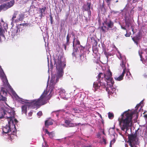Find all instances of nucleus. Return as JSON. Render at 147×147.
I'll return each instance as SVG.
<instances>
[{
  "label": "nucleus",
  "mask_w": 147,
  "mask_h": 147,
  "mask_svg": "<svg viewBox=\"0 0 147 147\" xmlns=\"http://www.w3.org/2000/svg\"><path fill=\"white\" fill-rule=\"evenodd\" d=\"M131 35V33H127V32H126V33L125 34V36L126 37H129Z\"/></svg>",
  "instance_id": "obj_40"
},
{
  "label": "nucleus",
  "mask_w": 147,
  "mask_h": 147,
  "mask_svg": "<svg viewBox=\"0 0 147 147\" xmlns=\"http://www.w3.org/2000/svg\"><path fill=\"white\" fill-rule=\"evenodd\" d=\"M107 3V5L109 6L111 4V2L112 0H104Z\"/></svg>",
  "instance_id": "obj_34"
},
{
  "label": "nucleus",
  "mask_w": 147,
  "mask_h": 147,
  "mask_svg": "<svg viewBox=\"0 0 147 147\" xmlns=\"http://www.w3.org/2000/svg\"><path fill=\"white\" fill-rule=\"evenodd\" d=\"M31 102H27L26 103L25 105L22 106V113H24L26 115L27 114V107H28L29 108H32V109H34L33 107L30 106Z\"/></svg>",
  "instance_id": "obj_11"
},
{
  "label": "nucleus",
  "mask_w": 147,
  "mask_h": 147,
  "mask_svg": "<svg viewBox=\"0 0 147 147\" xmlns=\"http://www.w3.org/2000/svg\"><path fill=\"white\" fill-rule=\"evenodd\" d=\"M125 114L122 115V118L119 122L120 127L122 130L124 131L125 129L126 131L129 129V127L131 124L132 121V119L134 113L126 111Z\"/></svg>",
  "instance_id": "obj_2"
},
{
  "label": "nucleus",
  "mask_w": 147,
  "mask_h": 147,
  "mask_svg": "<svg viewBox=\"0 0 147 147\" xmlns=\"http://www.w3.org/2000/svg\"><path fill=\"white\" fill-rule=\"evenodd\" d=\"M94 41L95 42H96V45H97V41L96 40H94Z\"/></svg>",
  "instance_id": "obj_62"
},
{
  "label": "nucleus",
  "mask_w": 147,
  "mask_h": 147,
  "mask_svg": "<svg viewBox=\"0 0 147 147\" xmlns=\"http://www.w3.org/2000/svg\"><path fill=\"white\" fill-rule=\"evenodd\" d=\"M2 71L3 72V71L2 69L1 68H0V73L2 72Z\"/></svg>",
  "instance_id": "obj_55"
},
{
  "label": "nucleus",
  "mask_w": 147,
  "mask_h": 147,
  "mask_svg": "<svg viewBox=\"0 0 147 147\" xmlns=\"http://www.w3.org/2000/svg\"><path fill=\"white\" fill-rule=\"evenodd\" d=\"M125 22L126 26H127L128 28H129L131 25V21L129 20H125Z\"/></svg>",
  "instance_id": "obj_26"
},
{
  "label": "nucleus",
  "mask_w": 147,
  "mask_h": 147,
  "mask_svg": "<svg viewBox=\"0 0 147 147\" xmlns=\"http://www.w3.org/2000/svg\"><path fill=\"white\" fill-rule=\"evenodd\" d=\"M53 124V122L52 120L50 119L46 120L45 121V126L47 128L48 127L49 125H52Z\"/></svg>",
  "instance_id": "obj_18"
},
{
  "label": "nucleus",
  "mask_w": 147,
  "mask_h": 147,
  "mask_svg": "<svg viewBox=\"0 0 147 147\" xmlns=\"http://www.w3.org/2000/svg\"><path fill=\"white\" fill-rule=\"evenodd\" d=\"M100 87L99 82H94L93 84V87L95 89V90L99 89Z\"/></svg>",
  "instance_id": "obj_20"
},
{
  "label": "nucleus",
  "mask_w": 147,
  "mask_h": 147,
  "mask_svg": "<svg viewBox=\"0 0 147 147\" xmlns=\"http://www.w3.org/2000/svg\"><path fill=\"white\" fill-rule=\"evenodd\" d=\"M104 1H103V3L102 5H100V9H101V11L103 10L105 11V8L104 7L105 4H104Z\"/></svg>",
  "instance_id": "obj_31"
},
{
  "label": "nucleus",
  "mask_w": 147,
  "mask_h": 147,
  "mask_svg": "<svg viewBox=\"0 0 147 147\" xmlns=\"http://www.w3.org/2000/svg\"><path fill=\"white\" fill-rule=\"evenodd\" d=\"M47 9V7L45 6H43V7L39 8V13L40 14L39 17L40 19H42V17H44L46 14L45 11Z\"/></svg>",
  "instance_id": "obj_12"
},
{
  "label": "nucleus",
  "mask_w": 147,
  "mask_h": 147,
  "mask_svg": "<svg viewBox=\"0 0 147 147\" xmlns=\"http://www.w3.org/2000/svg\"><path fill=\"white\" fill-rule=\"evenodd\" d=\"M48 92L45 91L39 98L31 101L30 106L33 108L38 109L41 106L46 104L48 100L49 99L48 97Z\"/></svg>",
  "instance_id": "obj_3"
},
{
  "label": "nucleus",
  "mask_w": 147,
  "mask_h": 147,
  "mask_svg": "<svg viewBox=\"0 0 147 147\" xmlns=\"http://www.w3.org/2000/svg\"><path fill=\"white\" fill-rule=\"evenodd\" d=\"M5 0V3L0 5V12L3 10L5 11L8 9L12 7L15 3L14 0Z\"/></svg>",
  "instance_id": "obj_5"
},
{
  "label": "nucleus",
  "mask_w": 147,
  "mask_h": 147,
  "mask_svg": "<svg viewBox=\"0 0 147 147\" xmlns=\"http://www.w3.org/2000/svg\"><path fill=\"white\" fill-rule=\"evenodd\" d=\"M76 39V38L75 36L73 38V47H74L75 45V40Z\"/></svg>",
  "instance_id": "obj_48"
},
{
  "label": "nucleus",
  "mask_w": 147,
  "mask_h": 147,
  "mask_svg": "<svg viewBox=\"0 0 147 147\" xmlns=\"http://www.w3.org/2000/svg\"><path fill=\"white\" fill-rule=\"evenodd\" d=\"M71 111L72 112L73 111H74V113H78L79 111H80V110H79L78 109H77L76 108H73L71 109Z\"/></svg>",
  "instance_id": "obj_32"
},
{
  "label": "nucleus",
  "mask_w": 147,
  "mask_h": 147,
  "mask_svg": "<svg viewBox=\"0 0 147 147\" xmlns=\"http://www.w3.org/2000/svg\"><path fill=\"white\" fill-rule=\"evenodd\" d=\"M103 25H106L107 29L108 30L109 29L112 28L114 26V23L110 19L106 18L102 23Z\"/></svg>",
  "instance_id": "obj_9"
},
{
  "label": "nucleus",
  "mask_w": 147,
  "mask_h": 147,
  "mask_svg": "<svg viewBox=\"0 0 147 147\" xmlns=\"http://www.w3.org/2000/svg\"><path fill=\"white\" fill-rule=\"evenodd\" d=\"M132 39L133 40V41L135 42V43H136L137 44L138 43V41L137 40H135V39H134L133 38H132Z\"/></svg>",
  "instance_id": "obj_51"
},
{
  "label": "nucleus",
  "mask_w": 147,
  "mask_h": 147,
  "mask_svg": "<svg viewBox=\"0 0 147 147\" xmlns=\"http://www.w3.org/2000/svg\"><path fill=\"white\" fill-rule=\"evenodd\" d=\"M91 3L90 2H87L86 4H84L82 7V10L83 11H88V14L89 16H90L91 12L90 10Z\"/></svg>",
  "instance_id": "obj_10"
},
{
  "label": "nucleus",
  "mask_w": 147,
  "mask_h": 147,
  "mask_svg": "<svg viewBox=\"0 0 147 147\" xmlns=\"http://www.w3.org/2000/svg\"><path fill=\"white\" fill-rule=\"evenodd\" d=\"M106 90L109 94L112 95L113 94V93H112V92H111L109 91V88H106Z\"/></svg>",
  "instance_id": "obj_35"
},
{
  "label": "nucleus",
  "mask_w": 147,
  "mask_h": 147,
  "mask_svg": "<svg viewBox=\"0 0 147 147\" xmlns=\"http://www.w3.org/2000/svg\"><path fill=\"white\" fill-rule=\"evenodd\" d=\"M1 22H3V23L4 24V22L3 21V20H2H2H1Z\"/></svg>",
  "instance_id": "obj_63"
},
{
  "label": "nucleus",
  "mask_w": 147,
  "mask_h": 147,
  "mask_svg": "<svg viewBox=\"0 0 147 147\" xmlns=\"http://www.w3.org/2000/svg\"><path fill=\"white\" fill-rule=\"evenodd\" d=\"M120 59L121 60V63L120 64V65L121 67L124 68H126L125 64L126 63V58L125 56H121L120 55Z\"/></svg>",
  "instance_id": "obj_14"
},
{
  "label": "nucleus",
  "mask_w": 147,
  "mask_h": 147,
  "mask_svg": "<svg viewBox=\"0 0 147 147\" xmlns=\"http://www.w3.org/2000/svg\"><path fill=\"white\" fill-rule=\"evenodd\" d=\"M30 1V0H23L22 3L24 4H26L27 3H28V2Z\"/></svg>",
  "instance_id": "obj_38"
},
{
  "label": "nucleus",
  "mask_w": 147,
  "mask_h": 147,
  "mask_svg": "<svg viewBox=\"0 0 147 147\" xmlns=\"http://www.w3.org/2000/svg\"><path fill=\"white\" fill-rule=\"evenodd\" d=\"M107 27L106 26H105V25H103V26H102L100 28L102 31V32H103V33H105V29H107Z\"/></svg>",
  "instance_id": "obj_28"
},
{
  "label": "nucleus",
  "mask_w": 147,
  "mask_h": 147,
  "mask_svg": "<svg viewBox=\"0 0 147 147\" xmlns=\"http://www.w3.org/2000/svg\"><path fill=\"white\" fill-rule=\"evenodd\" d=\"M105 80L106 82H111L113 84L114 82L113 81V78L112 77V73L110 70L109 69L106 74H105Z\"/></svg>",
  "instance_id": "obj_8"
},
{
  "label": "nucleus",
  "mask_w": 147,
  "mask_h": 147,
  "mask_svg": "<svg viewBox=\"0 0 147 147\" xmlns=\"http://www.w3.org/2000/svg\"><path fill=\"white\" fill-rule=\"evenodd\" d=\"M142 131L139 128L136 131L134 134H131L128 136V140L127 142L131 147H138V138L140 136L143 137V135L141 134Z\"/></svg>",
  "instance_id": "obj_4"
},
{
  "label": "nucleus",
  "mask_w": 147,
  "mask_h": 147,
  "mask_svg": "<svg viewBox=\"0 0 147 147\" xmlns=\"http://www.w3.org/2000/svg\"><path fill=\"white\" fill-rule=\"evenodd\" d=\"M99 82L100 85V86H103V88H107L106 86L107 85V82L106 83H105L104 82H101V81H98Z\"/></svg>",
  "instance_id": "obj_27"
},
{
  "label": "nucleus",
  "mask_w": 147,
  "mask_h": 147,
  "mask_svg": "<svg viewBox=\"0 0 147 147\" xmlns=\"http://www.w3.org/2000/svg\"><path fill=\"white\" fill-rule=\"evenodd\" d=\"M105 76L104 73H100L97 76L98 80L100 81L104 79H105Z\"/></svg>",
  "instance_id": "obj_19"
},
{
  "label": "nucleus",
  "mask_w": 147,
  "mask_h": 147,
  "mask_svg": "<svg viewBox=\"0 0 147 147\" xmlns=\"http://www.w3.org/2000/svg\"><path fill=\"white\" fill-rule=\"evenodd\" d=\"M1 93L0 94H2L5 95L7 94V89L3 87L1 88Z\"/></svg>",
  "instance_id": "obj_24"
},
{
  "label": "nucleus",
  "mask_w": 147,
  "mask_h": 147,
  "mask_svg": "<svg viewBox=\"0 0 147 147\" xmlns=\"http://www.w3.org/2000/svg\"><path fill=\"white\" fill-rule=\"evenodd\" d=\"M80 61L81 62H85L86 60V56H84V55H80Z\"/></svg>",
  "instance_id": "obj_23"
},
{
  "label": "nucleus",
  "mask_w": 147,
  "mask_h": 147,
  "mask_svg": "<svg viewBox=\"0 0 147 147\" xmlns=\"http://www.w3.org/2000/svg\"><path fill=\"white\" fill-rule=\"evenodd\" d=\"M54 65H56L57 70L56 76V80L58 81L59 79L63 75V71L62 65H65V60L62 52H58L54 58Z\"/></svg>",
  "instance_id": "obj_1"
},
{
  "label": "nucleus",
  "mask_w": 147,
  "mask_h": 147,
  "mask_svg": "<svg viewBox=\"0 0 147 147\" xmlns=\"http://www.w3.org/2000/svg\"><path fill=\"white\" fill-rule=\"evenodd\" d=\"M109 118L110 119H112L114 117V114L113 113L109 112L108 113Z\"/></svg>",
  "instance_id": "obj_29"
},
{
  "label": "nucleus",
  "mask_w": 147,
  "mask_h": 147,
  "mask_svg": "<svg viewBox=\"0 0 147 147\" xmlns=\"http://www.w3.org/2000/svg\"><path fill=\"white\" fill-rule=\"evenodd\" d=\"M5 26H3V27L1 26L0 25V36H2L3 37H5L4 34L5 32L4 30H6V28H4Z\"/></svg>",
  "instance_id": "obj_17"
},
{
  "label": "nucleus",
  "mask_w": 147,
  "mask_h": 147,
  "mask_svg": "<svg viewBox=\"0 0 147 147\" xmlns=\"http://www.w3.org/2000/svg\"><path fill=\"white\" fill-rule=\"evenodd\" d=\"M28 25V24L27 23H22L20 24V26H27Z\"/></svg>",
  "instance_id": "obj_45"
},
{
  "label": "nucleus",
  "mask_w": 147,
  "mask_h": 147,
  "mask_svg": "<svg viewBox=\"0 0 147 147\" xmlns=\"http://www.w3.org/2000/svg\"><path fill=\"white\" fill-rule=\"evenodd\" d=\"M102 140L103 142H104V143L105 144H106V140L105 139V138L104 137H102Z\"/></svg>",
  "instance_id": "obj_43"
},
{
  "label": "nucleus",
  "mask_w": 147,
  "mask_h": 147,
  "mask_svg": "<svg viewBox=\"0 0 147 147\" xmlns=\"http://www.w3.org/2000/svg\"><path fill=\"white\" fill-rule=\"evenodd\" d=\"M140 104H139L138 105H137V106H136V107H139L140 106Z\"/></svg>",
  "instance_id": "obj_60"
},
{
  "label": "nucleus",
  "mask_w": 147,
  "mask_h": 147,
  "mask_svg": "<svg viewBox=\"0 0 147 147\" xmlns=\"http://www.w3.org/2000/svg\"><path fill=\"white\" fill-rule=\"evenodd\" d=\"M115 79L118 81H120L121 80H122L123 78L121 76V75H120L119 77H117V78H115Z\"/></svg>",
  "instance_id": "obj_33"
},
{
  "label": "nucleus",
  "mask_w": 147,
  "mask_h": 147,
  "mask_svg": "<svg viewBox=\"0 0 147 147\" xmlns=\"http://www.w3.org/2000/svg\"><path fill=\"white\" fill-rule=\"evenodd\" d=\"M18 11H14L11 19V23H17L18 22V20H17V19L15 20V19L16 18L18 14Z\"/></svg>",
  "instance_id": "obj_16"
},
{
  "label": "nucleus",
  "mask_w": 147,
  "mask_h": 147,
  "mask_svg": "<svg viewBox=\"0 0 147 147\" xmlns=\"http://www.w3.org/2000/svg\"><path fill=\"white\" fill-rule=\"evenodd\" d=\"M3 112L4 115L2 114L1 116H0V119L3 118L4 115L5 117L8 119H9V121H8L9 123L11 122L13 123V119H14V117L11 114V112L7 111H5L4 110H3Z\"/></svg>",
  "instance_id": "obj_6"
},
{
  "label": "nucleus",
  "mask_w": 147,
  "mask_h": 147,
  "mask_svg": "<svg viewBox=\"0 0 147 147\" xmlns=\"http://www.w3.org/2000/svg\"><path fill=\"white\" fill-rule=\"evenodd\" d=\"M14 119L15 123H17L18 122V120L16 119Z\"/></svg>",
  "instance_id": "obj_54"
},
{
  "label": "nucleus",
  "mask_w": 147,
  "mask_h": 147,
  "mask_svg": "<svg viewBox=\"0 0 147 147\" xmlns=\"http://www.w3.org/2000/svg\"><path fill=\"white\" fill-rule=\"evenodd\" d=\"M84 147H92V146L91 145H89L88 146H85Z\"/></svg>",
  "instance_id": "obj_58"
},
{
  "label": "nucleus",
  "mask_w": 147,
  "mask_h": 147,
  "mask_svg": "<svg viewBox=\"0 0 147 147\" xmlns=\"http://www.w3.org/2000/svg\"><path fill=\"white\" fill-rule=\"evenodd\" d=\"M126 70V68H123V71L122 72V74L121 75V76L123 78L124 76V75L125 72V71Z\"/></svg>",
  "instance_id": "obj_36"
},
{
  "label": "nucleus",
  "mask_w": 147,
  "mask_h": 147,
  "mask_svg": "<svg viewBox=\"0 0 147 147\" xmlns=\"http://www.w3.org/2000/svg\"><path fill=\"white\" fill-rule=\"evenodd\" d=\"M76 45H80V42L79 40L78 39H76Z\"/></svg>",
  "instance_id": "obj_41"
},
{
  "label": "nucleus",
  "mask_w": 147,
  "mask_h": 147,
  "mask_svg": "<svg viewBox=\"0 0 147 147\" xmlns=\"http://www.w3.org/2000/svg\"><path fill=\"white\" fill-rule=\"evenodd\" d=\"M144 116L145 118L147 119V114L145 115Z\"/></svg>",
  "instance_id": "obj_56"
},
{
  "label": "nucleus",
  "mask_w": 147,
  "mask_h": 147,
  "mask_svg": "<svg viewBox=\"0 0 147 147\" xmlns=\"http://www.w3.org/2000/svg\"><path fill=\"white\" fill-rule=\"evenodd\" d=\"M131 28L132 29V31L134 33V28H133L132 26H131Z\"/></svg>",
  "instance_id": "obj_57"
},
{
  "label": "nucleus",
  "mask_w": 147,
  "mask_h": 147,
  "mask_svg": "<svg viewBox=\"0 0 147 147\" xmlns=\"http://www.w3.org/2000/svg\"><path fill=\"white\" fill-rule=\"evenodd\" d=\"M125 147H128V145L127 144H125Z\"/></svg>",
  "instance_id": "obj_59"
},
{
  "label": "nucleus",
  "mask_w": 147,
  "mask_h": 147,
  "mask_svg": "<svg viewBox=\"0 0 147 147\" xmlns=\"http://www.w3.org/2000/svg\"><path fill=\"white\" fill-rule=\"evenodd\" d=\"M64 123L65 126L67 127L74 126V124L71 122L70 120L68 119H64Z\"/></svg>",
  "instance_id": "obj_13"
},
{
  "label": "nucleus",
  "mask_w": 147,
  "mask_h": 147,
  "mask_svg": "<svg viewBox=\"0 0 147 147\" xmlns=\"http://www.w3.org/2000/svg\"><path fill=\"white\" fill-rule=\"evenodd\" d=\"M3 134H7L11 131L10 125H6L5 127H3L2 129Z\"/></svg>",
  "instance_id": "obj_15"
},
{
  "label": "nucleus",
  "mask_w": 147,
  "mask_h": 147,
  "mask_svg": "<svg viewBox=\"0 0 147 147\" xmlns=\"http://www.w3.org/2000/svg\"><path fill=\"white\" fill-rule=\"evenodd\" d=\"M139 37L140 36H137L135 37H134L133 38L134 39H135V40H138L140 39Z\"/></svg>",
  "instance_id": "obj_39"
},
{
  "label": "nucleus",
  "mask_w": 147,
  "mask_h": 147,
  "mask_svg": "<svg viewBox=\"0 0 147 147\" xmlns=\"http://www.w3.org/2000/svg\"><path fill=\"white\" fill-rule=\"evenodd\" d=\"M71 36L68 34L66 37V44L67 45H69V40Z\"/></svg>",
  "instance_id": "obj_25"
},
{
  "label": "nucleus",
  "mask_w": 147,
  "mask_h": 147,
  "mask_svg": "<svg viewBox=\"0 0 147 147\" xmlns=\"http://www.w3.org/2000/svg\"><path fill=\"white\" fill-rule=\"evenodd\" d=\"M5 0H0V1H2V2H5Z\"/></svg>",
  "instance_id": "obj_61"
},
{
  "label": "nucleus",
  "mask_w": 147,
  "mask_h": 147,
  "mask_svg": "<svg viewBox=\"0 0 147 147\" xmlns=\"http://www.w3.org/2000/svg\"><path fill=\"white\" fill-rule=\"evenodd\" d=\"M144 136H145V137H146V136H147V132L146 131H145V133H144Z\"/></svg>",
  "instance_id": "obj_53"
},
{
  "label": "nucleus",
  "mask_w": 147,
  "mask_h": 147,
  "mask_svg": "<svg viewBox=\"0 0 147 147\" xmlns=\"http://www.w3.org/2000/svg\"><path fill=\"white\" fill-rule=\"evenodd\" d=\"M38 115L41 116L42 115V113L41 111H39L37 113Z\"/></svg>",
  "instance_id": "obj_46"
},
{
  "label": "nucleus",
  "mask_w": 147,
  "mask_h": 147,
  "mask_svg": "<svg viewBox=\"0 0 147 147\" xmlns=\"http://www.w3.org/2000/svg\"><path fill=\"white\" fill-rule=\"evenodd\" d=\"M57 82V81L56 79L55 80V77L54 78L52 77L50 80V85L52 86H53Z\"/></svg>",
  "instance_id": "obj_22"
},
{
  "label": "nucleus",
  "mask_w": 147,
  "mask_h": 147,
  "mask_svg": "<svg viewBox=\"0 0 147 147\" xmlns=\"http://www.w3.org/2000/svg\"><path fill=\"white\" fill-rule=\"evenodd\" d=\"M32 112H30L28 113V115L30 116H31L32 115Z\"/></svg>",
  "instance_id": "obj_52"
},
{
  "label": "nucleus",
  "mask_w": 147,
  "mask_h": 147,
  "mask_svg": "<svg viewBox=\"0 0 147 147\" xmlns=\"http://www.w3.org/2000/svg\"><path fill=\"white\" fill-rule=\"evenodd\" d=\"M24 18V14L20 13V14H18V16L17 18V20H18V21H23Z\"/></svg>",
  "instance_id": "obj_21"
},
{
  "label": "nucleus",
  "mask_w": 147,
  "mask_h": 147,
  "mask_svg": "<svg viewBox=\"0 0 147 147\" xmlns=\"http://www.w3.org/2000/svg\"><path fill=\"white\" fill-rule=\"evenodd\" d=\"M49 17L50 18L51 23V24H53V18L52 17L51 14L49 15Z\"/></svg>",
  "instance_id": "obj_37"
},
{
  "label": "nucleus",
  "mask_w": 147,
  "mask_h": 147,
  "mask_svg": "<svg viewBox=\"0 0 147 147\" xmlns=\"http://www.w3.org/2000/svg\"><path fill=\"white\" fill-rule=\"evenodd\" d=\"M67 45L66 44V43L65 44H64L63 45V47H64V49L65 50H66V48H67V47H66V46Z\"/></svg>",
  "instance_id": "obj_50"
},
{
  "label": "nucleus",
  "mask_w": 147,
  "mask_h": 147,
  "mask_svg": "<svg viewBox=\"0 0 147 147\" xmlns=\"http://www.w3.org/2000/svg\"><path fill=\"white\" fill-rule=\"evenodd\" d=\"M43 130L45 131V132L46 134H50V132L48 131L47 129H43Z\"/></svg>",
  "instance_id": "obj_44"
},
{
  "label": "nucleus",
  "mask_w": 147,
  "mask_h": 147,
  "mask_svg": "<svg viewBox=\"0 0 147 147\" xmlns=\"http://www.w3.org/2000/svg\"><path fill=\"white\" fill-rule=\"evenodd\" d=\"M50 134H48L49 136L50 137L52 138L53 137V132H50Z\"/></svg>",
  "instance_id": "obj_47"
},
{
  "label": "nucleus",
  "mask_w": 147,
  "mask_h": 147,
  "mask_svg": "<svg viewBox=\"0 0 147 147\" xmlns=\"http://www.w3.org/2000/svg\"><path fill=\"white\" fill-rule=\"evenodd\" d=\"M7 98L3 96L1 94H0V100L2 101H5Z\"/></svg>",
  "instance_id": "obj_30"
},
{
  "label": "nucleus",
  "mask_w": 147,
  "mask_h": 147,
  "mask_svg": "<svg viewBox=\"0 0 147 147\" xmlns=\"http://www.w3.org/2000/svg\"><path fill=\"white\" fill-rule=\"evenodd\" d=\"M121 28L122 29L125 30L126 31V32H127V30L126 29V28L125 27H123V26H121Z\"/></svg>",
  "instance_id": "obj_49"
},
{
  "label": "nucleus",
  "mask_w": 147,
  "mask_h": 147,
  "mask_svg": "<svg viewBox=\"0 0 147 147\" xmlns=\"http://www.w3.org/2000/svg\"><path fill=\"white\" fill-rule=\"evenodd\" d=\"M115 141V139H113L111 142V143H110V147H111V143H114Z\"/></svg>",
  "instance_id": "obj_42"
},
{
  "label": "nucleus",
  "mask_w": 147,
  "mask_h": 147,
  "mask_svg": "<svg viewBox=\"0 0 147 147\" xmlns=\"http://www.w3.org/2000/svg\"><path fill=\"white\" fill-rule=\"evenodd\" d=\"M0 77L3 83V85L6 88H9L11 86L3 71L0 73Z\"/></svg>",
  "instance_id": "obj_7"
},
{
  "label": "nucleus",
  "mask_w": 147,
  "mask_h": 147,
  "mask_svg": "<svg viewBox=\"0 0 147 147\" xmlns=\"http://www.w3.org/2000/svg\"><path fill=\"white\" fill-rule=\"evenodd\" d=\"M61 0V1H62V2L63 3H64V0Z\"/></svg>",
  "instance_id": "obj_64"
}]
</instances>
